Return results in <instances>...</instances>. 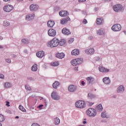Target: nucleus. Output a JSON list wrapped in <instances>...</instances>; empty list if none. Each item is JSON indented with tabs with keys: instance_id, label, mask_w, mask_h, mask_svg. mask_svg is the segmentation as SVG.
Instances as JSON below:
<instances>
[{
	"instance_id": "nucleus-1",
	"label": "nucleus",
	"mask_w": 126,
	"mask_h": 126,
	"mask_svg": "<svg viewBox=\"0 0 126 126\" xmlns=\"http://www.w3.org/2000/svg\"><path fill=\"white\" fill-rule=\"evenodd\" d=\"M87 114L89 116V117H96L97 116V111L95 109L92 108H90L87 111Z\"/></svg>"
},
{
	"instance_id": "nucleus-2",
	"label": "nucleus",
	"mask_w": 126,
	"mask_h": 126,
	"mask_svg": "<svg viewBox=\"0 0 126 126\" xmlns=\"http://www.w3.org/2000/svg\"><path fill=\"white\" fill-rule=\"evenodd\" d=\"M82 63H83V59L82 58H76L71 61V63L73 66L78 65V64H81Z\"/></svg>"
},
{
	"instance_id": "nucleus-3",
	"label": "nucleus",
	"mask_w": 126,
	"mask_h": 126,
	"mask_svg": "<svg viewBox=\"0 0 126 126\" xmlns=\"http://www.w3.org/2000/svg\"><path fill=\"white\" fill-rule=\"evenodd\" d=\"M75 106L76 108H78L79 109H84L86 107V104L85 103V101L83 100H79L75 103Z\"/></svg>"
},
{
	"instance_id": "nucleus-4",
	"label": "nucleus",
	"mask_w": 126,
	"mask_h": 126,
	"mask_svg": "<svg viewBox=\"0 0 126 126\" xmlns=\"http://www.w3.org/2000/svg\"><path fill=\"white\" fill-rule=\"evenodd\" d=\"M49 45L51 48H55L59 46V39L57 38H53L49 42Z\"/></svg>"
},
{
	"instance_id": "nucleus-5",
	"label": "nucleus",
	"mask_w": 126,
	"mask_h": 126,
	"mask_svg": "<svg viewBox=\"0 0 126 126\" xmlns=\"http://www.w3.org/2000/svg\"><path fill=\"white\" fill-rule=\"evenodd\" d=\"M51 98L55 101H59L61 99V96L59 95L57 92H53L51 94Z\"/></svg>"
},
{
	"instance_id": "nucleus-6",
	"label": "nucleus",
	"mask_w": 126,
	"mask_h": 126,
	"mask_svg": "<svg viewBox=\"0 0 126 126\" xmlns=\"http://www.w3.org/2000/svg\"><path fill=\"white\" fill-rule=\"evenodd\" d=\"M86 80L88 85H93L96 82L95 78L91 76L87 77Z\"/></svg>"
},
{
	"instance_id": "nucleus-7",
	"label": "nucleus",
	"mask_w": 126,
	"mask_h": 126,
	"mask_svg": "<svg viewBox=\"0 0 126 126\" xmlns=\"http://www.w3.org/2000/svg\"><path fill=\"white\" fill-rule=\"evenodd\" d=\"M113 10L116 12H119V11H123L124 10V8L122 5L117 4L113 6Z\"/></svg>"
},
{
	"instance_id": "nucleus-8",
	"label": "nucleus",
	"mask_w": 126,
	"mask_h": 126,
	"mask_svg": "<svg viewBox=\"0 0 126 126\" xmlns=\"http://www.w3.org/2000/svg\"><path fill=\"white\" fill-rule=\"evenodd\" d=\"M111 29L113 31H121L122 30V26L120 24H115L112 27Z\"/></svg>"
},
{
	"instance_id": "nucleus-9",
	"label": "nucleus",
	"mask_w": 126,
	"mask_h": 126,
	"mask_svg": "<svg viewBox=\"0 0 126 126\" xmlns=\"http://www.w3.org/2000/svg\"><path fill=\"white\" fill-rule=\"evenodd\" d=\"M13 10V6L11 5H6L3 7V10H4L6 12H10L11 10Z\"/></svg>"
},
{
	"instance_id": "nucleus-10",
	"label": "nucleus",
	"mask_w": 126,
	"mask_h": 126,
	"mask_svg": "<svg viewBox=\"0 0 126 126\" xmlns=\"http://www.w3.org/2000/svg\"><path fill=\"white\" fill-rule=\"evenodd\" d=\"M48 34L51 37H55L57 34V32L53 29H50L48 31Z\"/></svg>"
},
{
	"instance_id": "nucleus-11",
	"label": "nucleus",
	"mask_w": 126,
	"mask_h": 126,
	"mask_svg": "<svg viewBox=\"0 0 126 126\" xmlns=\"http://www.w3.org/2000/svg\"><path fill=\"white\" fill-rule=\"evenodd\" d=\"M35 17V14H28L26 16L25 19L26 21H30L31 20H33L34 19V18Z\"/></svg>"
},
{
	"instance_id": "nucleus-12",
	"label": "nucleus",
	"mask_w": 126,
	"mask_h": 126,
	"mask_svg": "<svg viewBox=\"0 0 126 126\" xmlns=\"http://www.w3.org/2000/svg\"><path fill=\"white\" fill-rule=\"evenodd\" d=\"M77 89V87L73 85H70L68 87V90L69 92H74L76 91Z\"/></svg>"
},
{
	"instance_id": "nucleus-13",
	"label": "nucleus",
	"mask_w": 126,
	"mask_h": 126,
	"mask_svg": "<svg viewBox=\"0 0 126 126\" xmlns=\"http://www.w3.org/2000/svg\"><path fill=\"white\" fill-rule=\"evenodd\" d=\"M85 53L87 55H93L95 53V50L93 48H90L86 50Z\"/></svg>"
},
{
	"instance_id": "nucleus-14",
	"label": "nucleus",
	"mask_w": 126,
	"mask_h": 126,
	"mask_svg": "<svg viewBox=\"0 0 126 126\" xmlns=\"http://www.w3.org/2000/svg\"><path fill=\"white\" fill-rule=\"evenodd\" d=\"M118 93H124L125 92V87L123 85H121L118 87L117 90Z\"/></svg>"
},
{
	"instance_id": "nucleus-15",
	"label": "nucleus",
	"mask_w": 126,
	"mask_h": 126,
	"mask_svg": "<svg viewBox=\"0 0 126 126\" xmlns=\"http://www.w3.org/2000/svg\"><path fill=\"white\" fill-rule=\"evenodd\" d=\"M36 55L38 58H40V59H42V58H43V57L45 56V52H44V51H38V52L36 53Z\"/></svg>"
},
{
	"instance_id": "nucleus-16",
	"label": "nucleus",
	"mask_w": 126,
	"mask_h": 126,
	"mask_svg": "<svg viewBox=\"0 0 126 126\" xmlns=\"http://www.w3.org/2000/svg\"><path fill=\"white\" fill-rule=\"evenodd\" d=\"M59 15L61 17H65V16L68 15V13L67 12V11H61L59 12Z\"/></svg>"
},
{
	"instance_id": "nucleus-17",
	"label": "nucleus",
	"mask_w": 126,
	"mask_h": 126,
	"mask_svg": "<svg viewBox=\"0 0 126 126\" xmlns=\"http://www.w3.org/2000/svg\"><path fill=\"white\" fill-rule=\"evenodd\" d=\"M39 6H38V5H34L32 4L30 6V10H31V11H34L35 10H37Z\"/></svg>"
},
{
	"instance_id": "nucleus-18",
	"label": "nucleus",
	"mask_w": 126,
	"mask_h": 126,
	"mask_svg": "<svg viewBox=\"0 0 126 126\" xmlns=\"http://www.w3.org/2000/svg\"><path fill=\"white\" fill-rule=\"evenodd\" d=\"M98 69L100 72H109L110 71V69H107L103 66H100L98 68Z\"/></svg>"
},
{
	"instance_id": "nucleus-19",
	"label": "nucleus",
	"mask_w": 126,
	"mask_h": 126,
	"mask_svg": "<svg viewBox=\"0 0 126 126\" xmlns=\"http://www.w3.org/2000/svg\"><path fill=\"white\" fill-rule=\"evenodd\" d=\"M68 21H70V18H69V17L63 18L61 21V24H66L67 23Z\"/></svg>"
},
{
	"instance_id": "nucleus-20",
	"label": "nucleus",
	"mask_w": 126,
	"mask_h": 126,
	"mask_svg": "<svg viewBox=\"0 0 126 126\" xmlns=\"http://www.w3.org/2000/svg\"><path fill=\"white\" fill-rule=\"evenodd\" d=\"M62 33L64 34V35H69L71 32L69 30L66 29V28H64L62 30Z\"/></svg>"
},
{
	"instance_id": "nucleus-21",
	"label": "nucleus",
	"mask_w": 126,
	"mask_h": 126,
	"mask_svg": "<svg viewBox=\"0 0 126 126\" xmlns=\"http://www.w3.org/2000/svg\"><path fill=\"white\" fill-rule=\"evenodd\" d=\"M60 85H61L60 82L56 81L52 84V87L54 89H58V87H60Z\"/></svg>"
},
{
	"instance_id": "nucleus-22",
	"label": "nucleus",
	"mask_w": 126,
	"mask_h": 126,
	"mask_svg": "<svg viewBox=\"0 0 126 126\" xmlns=\"http://www.w3.org/2000/svg\"><path fill=\"white\" fill-rule=\"evenodd\" d=\"M103 81L105 84H110L111 83V80L109 77H105L103 78Z\"/></svg>"
},
{
	"instance_id": "nucleus-23",
	"label": "nucleus",
	"mask_w": 126,
	"mask_h": 126,
	"mask_svg": "<svg viewBox=\"0 0 126 126\" xmlns=\"http://www.w3.org/2000/svg\"><path fill=\"white\" fill-rule=\"evenodd\" d=\"M65 56V55L63 53H59L56 54V58H58V59H60V60H62V59H63V58H64Z\"/></svg>"
},
{
	"instance_id": "nucleus-24",
	"label": "nucleus",
	"mask_w": 126,
	"mask_h": 126,
	"mask_svg": "<svg viewBox=\"0 0 126 126\" xmlns=\"http://www.w3.org/2000/svg\"><path fill=\"white\" fill-rule=\"evenodd\" d=\"M3 87L5 89H8L9 88H11L12 85L11 83L9 82H6L4 84Z\"/></svg>"
},
{
	"instance_id": "nucleus-25",
	"label": "nucleus",
	"mask_w": 126,
	"mask_h": 126,
	"mask_svg": "<svg viewBox=\"0 0 126 126\" xmlns=\"http://www.w3.org/2000/svg\"><path fill=\"white\" fill-rule=\"evenodd\" d=\"M54 124L56 126H59L61 124V120L58 117H56L54 119Z\"/></svg>"
},
{
	"instance_id": "nucleus-26",
	"label": "nucleus",
	"mask_w": 126,
	"mask_h": 126,
	"mask_svg": "<svg viewBox=\"0 0 126 126\" xmlns=\"http://www.w3.org/2000/svg\"><path fill=\"white\" fill-rule=\"evenodd\" d=\"M101 118H103V119H109V118H110L109 116L107 115L106 111H104L101 113Z\"/></svg>"
},
{
	"instance_id": "nucleus-27",
	"label": "nucleus",
	"mask_w": 126,
	"mask_h": 126,
	"mask_svg": "<svg viewBox=\"0 0 126 126\" xmlns=\"http://www.w3.org/2000/svg\"><path fill=\"white\" fill-rule=\"evenodd\" d=\"M104 24V19L103 18H97L96 19V24L97 25H101V24Z\"/></svg>"
},
{
	"instance_id": "nucleus-28",
	"label": "nucleus",
	"mask_w": 126,
	"mask_h": 126,
	"mask_svg": "<svg viewBox=\"0 0 126 126\" xmlns=\"http://www.w3.org/2000/svg\"><path fill=\"white\" fill-rule=\"evenodd\" d=\"M54 25H55V22L54 21H49L47 22L48 27H50L51 28H52L54 27Z\"/></svg>"
},
{
	"instance_id": "nucleus-29",
	"label": "nucleus",
	"mask_w": 126,
	"mask_h": 126,
	"mask_svg": "<svg viewBox=\"0 0 126 126\" xmlns=\"http://www.w3.org/2000/svg\"><path fill=\"white\" fill-rule=\"evenodd\" d=\"M71 55L73 56H78L79 55V50L78 49H74L71 52Z\"/></svg>"
},
{
	"instance_id": "nucleus-30",
	"label": "nucleus",
	"mask_w": 126,
	"mask_h": 126,
	"mask_svg": "<svg viewBox=\"0 0 126 126\" xmlns=\"http://www.w3.org/2000/svg\"><path fill=\"white\" fill-rule=\"evenodd\" d=\"M95 109L97 112H102V111H103V106H102V104H98L95 107Z\"/></svg>"
},
{
	"instance_id": "nucleus-31",
	"label": "nucleus",
	"mask_w": 126,
	"mask_h": 126,
	"mask_svg": "<svg viewBox=\"0 0 126 126\" xmlns=\"http://www.w3.org/2000/svg\"><path fill=\"white\" fill-rule=\"evenodd\" d=\"M58 43L60 46H63L65 44V40L63 39H61L60 40H59Z\"/></svg>"
},
{
	"instance_id": "nucleus-32",
	"label": "nucleus",
	"mask_w": 126,
	"mask_h": 126,
	"mask_svg": "<svg viewBox=\"0 0 126 126\" xmlns=\"http://www.w3.org/2000/svg\"><path fill=\"white\" fill-rule=\"evenodd\" d=\"M88 97L90 98V99H94V98H96V95L92 93H89L88 94Z\"/></svg>"
},
{
	"instance_id": "nucleus-33",
	"label": "nucleus",
	"mask_w": 126,
	"mask_h": 126,
	"mask_svg": "<svg viewBox=\"0 0 126 126\" xmlns=\"http://www.w3.org/2000/svg\"><path fill=\"white\" fill-rule=\"evenodd\" d=\"M97 33L98 35H103V34L104 33V30L103 29H100L97 31Z\"/></svg>"
},
{
	"instance_id": "nucleus-34",
	"label": "nucleus",
	"mask_w": 126,
	"mask_h": 126,
	"mask_svg": "<svg viewBox=\"0 0 126 126\" xmlns=\"http://www.w3.org/2000/svg\"><path fill=\"white\" fill-rule=\"evenodd\" d=\"M38 68L37 67V64H34L32 67V71H37Z\"/></svg>"
},
{
	"instance_id": "nucleus-35",
	"label": "nucleus",
	"mask_w": 126,
	"mask_h": 126,
	"mask_svg": "<svg viewBox=\"0 0 126 126\" xmlns=\"http://www.w3.org/2000/svg\"><path fill=\"white\" fill-rule=\"evenodd\" d=\"M3 25L5 27H7L8 26H10V23H9V22L7 21H3Z\"/></svg>"
},
{
	"instance_id": "nucleus-36",
	"label": "nucleus",
	"mask_w": 126,
	"mask_h": 126,
	"mask_svg": "<svg viewBox=\"0 0 126 126\" xmlns=\"http://www.w3.org/2000/svg\"><path fill=\"white\" fill-rule=\"evenodd\" d=\"M22 43H23V44H29V40H28L26 38H24V39H22Z\"/></svg>"
},
{
	"instance_id": "nucleus-37",
	"label": "nucleus",
	"mask_w": 126,
	"mask_h": 126,
	"mask_svg": "<svg viewBox=\"0 0 126 126\" xmlns=\"http://www.w3.org/2000/svg\"><path fill=\"white\" fill-rule=\"evenodd\" d=\"M19 109L22 112H26V110L25 109V108H24V107H23V106H22V105H19Z\"/></svg>"
},
{
	"instance_id": "nucleus-38",
	"label": "nucleus",
	"mask_w": 126,
	"mask_h": 126,
	"mask_svg": "<svg viewBox=\"0 0 126 126\" xmlns=\"http://www.w3.org/2000/svg\"><path fill=\"white\" fill-rule=\"evenodd\" d=\"M4 117H3V115L0 114V123L4 122Z\"/></svg>"
},
{
	"instance_id": "nucleus-39",
	"label": "nucleus",
	"mask_w": 126,
	"mask_h": 126,
	"mask_svg": "<svg viewBox=\"0 0 126 126\" xmlns=\"http://www.w3.org/2000/svg\"><path fill=\"white\" fill-rule=\"evenodd\" d=\"M25 87L26 90H27L28 91H31V87H30L27 85H26L25 86Z\"/></svg>"
},
{
	"instance_id": "nucleus-40",
	"label": "nucleus",
	"mask_w": 126,
	"mask_h": 126,
	"mask_svg": "<svg viewBox=\"0 0 126 126\" xmlns=\"http://www.w3.org/2000/svg\"><path fill=\"white\" fill-rule=\"evenodd\" d=\"M27 79L29 80V81H34L35 79L33 77H28Z\"/></svg>"
},
{
	"instance_id": "nucleus-41",
	"label": "nucleus",
	"mask_w": 126,
	"mask_h": 126,
	"mask_svg": "<svg viewBox=\"0 0 126 126\" xmlns=\"http://www.w3.org/2000/svg\"><path fill=\"white\" fill-rule=\"evenodd\" d=\"M51 64H52V66H58V65H59V64H60L59 63V62H56L52 63Z\"/></svg>"
},
{
	"instance_id": "nucleus-42",
	"label": "nucleus",
	"mask_w": 126,
	"mask_h": 126,
	"mask_svg": "<svg viewBox=\"0 0 126 126\" xmlns=\"http://www.w3.org/2000/svg\"><path fill=\"white\" fill-rule=\"evenodd\" d=\"M43 107H44V105L40 104L38 106H37V109H39V110H42V109H43Z\"/></svg>"
},
{
	"instance_id": "nucleus-43",
	"label": "nucleus",
	"mask_w": 126,
	"mask_h": 126,
	"mask_svg": "<svg viewBox=\"0 0 126 126\" xmlns=\"http://www.w3.org/2000/svg\"><path fill=\"white\" fill-rule=\"evenodd\" d=\"M74 41V39L73 38H71L68 40V43H69V44H71V43H73Z\"/></svg>"
},
{
	"instance_id": "nucleus-44",
	"label": "nucleus",
	"mask_w": 126,
	"mask_h": 126,
	"mask_svg": "<svg viewBox=\"0 0 126 126\" xmlns=\"http://www.w3.org/2000/svg\"><path fill=\"white\" fill-rule=\"evenodd\" d=\"M5 62L6 63H11V60L10 59H5Z\"/></svg>"
},
{
	"instance_id": "nucleus-45",
	"label": "nucleus",
	"mask_w": 126,
	"mask_h": 126,
	"mask_svg": "<svg viewBox=\"0 0 126 126\" xmlns=\"http://www.w3.org/2000/svg\"><path fill=\"white\" fill-rule=\"evenodd\" d=\"M88 105L90 106H93V105H94V102H91L88 101Z\"/></svg>"
},
{
	"instance_id": "nucleus-46",
	"label": "nucleus",
	"mask_w": 126,
	"mask_h": 126,
	"mask_svg": "<svg viewBox=\"0 0 126 126\" xmlns=\"http://www.w3.org/2000/svg\"><path fill=\"white\" fill-rule=\"evenodd\" d=\"M9 104H10L9 101H6V106H7V107H9L10 106Z\"/></svg>"
},
{
	"instance_id": "nucleus-47",
	"label": "nucleus",
	"mask_w": 126,
	"mask_h": 126,
	"mask_svg": "<svg viewBox=\"0 0 126 126\" xmlns=\"http://www.w3.org/2000/svg\"><path fill=\"white\" fill-rule=\"evenodd\" d=\"M0 78H2V79H3V78H4V75L0 74Z\"/></svg>"
},
{
	"instance_id": "nucleus-48",
	"label": "nucleus",
	"mask_w": 126,
	"mask_h": 126,
	"mask_svg": "<svg viewBox=\"0 0 126 126\" xmlns=\"http://www.w3.org/2000/svg\"><path fill=\"white\" fill-rule=\"evenodd\" d=\"M83 23L84 24H86V23H87V20H86V19H84L83 21Z\"/></svg>"
},
{
	"instance_id": "nucleus-49",
	"label": "nucleus",
	"mask_w": 126,
	"mask_h": 126,
	"mask_svg": "<svg viewBox=\"0 0 126 126\" xmlns=\"http://www.w3.org/2000/svg\"><path fill=\"white\" fill-rule=\"evenodd\" d=\"M96 61H100L101 60V58L99 57H96L95 58Z\"/></svg>"
},
{
	"instance_id": "nucleus-50",
	"label": "nucleus",
	"mask_w": 126,
	"mask_h": 126,
	"mask_svg": "<svg viewBox=\"0 0 126 126\" xmlns=\"http://www.w3.org/2000/svg\"><path fill=\"white\" fill-rule=\"evenodd\" d=\"M79 2H84V1H86V0H78Z\"/></svg>"
},
{
	"instance_id": "nucleus-51",
	"label": "nucleus",
	"mask_w": 126,
	"mask_h": 126,
	"mask_svg": "<svg viewBox=\"0 0 126 126\" xmlns=\"http://www.w3.org/2000/svg\"><path fill=\"white\" fill-rule=\"evenodd\" d=\"M74 70H76V71H78V67H75L74 68Z\"/></svg>"
},
{
	"instance_id": "nucleus-52",
	"label": "nucleus",
	"mask_w": 126,
	"mask_h": 126,
	"mask_svg": "<svg viewBox=\"0 0 126 126\" xmlns=\"http://www.w3.org/2000/svg\"><path fill=\"white\" fill-rule=\"evenodd\" d=\"M81 84H82V85H84V84H85V83L84 82V81H81Z\"/></svg>"
},
{
	"instance_id": "nucleus-53",
	"label": "nucleus",
	"mask_w": 126,
	"mask_h": 126,
	"mask_svg": "<svg viewBox=\"0 0 126 126\" xmlns=\"http://www.w3.org/2000/svg\"><path fill=\"white\" fill-rule=\"evenodd\" d=\"M101 123H107V121L102 120V121H101Z\"/></svg>"
},
{
	"instance_id": "nucleus-54",
	"label": "nucleus",
	"mask_w": 126,
	"mask_h": 126,
	"mask_svg": "<svg viewBox=\"0 0 126 126\" xmlns=\"http://www.w3.org/2000/svg\"><path fill=\"white\" fill-rule=\"evenodd\" d=\"M6 112H7V113H9V114H11L10 110H7Z\"/></svg>"
},
{
	"instance_id": "nucleus-55",
	"label": "nucleus",
	"mask_w": 126,
	"mask_h": 126,
	"mask_svg": "<svg viewBox=\"0 0 126 126\" xmlns=\"http://www.w3.org/2000/svg\"><path fill=\"white\" fill-rule=\"evenodd\" d=\"M83 124L84 125H86V124H87L86 121H83Z\"/></svg>"
},
{
	"instance_id": "nucleus-56",
	"label": "nucleus",
	"mask_w": 126,
	"mask_h": 126,
	"mask_svg": "<svg viewBox=\"0 0 126 126\" xmlns=\"http://www.w3.org/2000/svg\"><path fill=\"white\" fill-rule=\"evenodd\" d=\"M104 1H111L112 0H103Z\"/></svg>"
},
{
	"instance_id": "nucleus-57",
	"label": "nucleus",
	"mask_w": 126,
	"mask_h": 126,
	"mask_svg": "<svg viewBox=\"0 0 126 126\" xmlns=\"http://www.w3.org/2000/svg\"><path fill=\"white\" fill-rule=\"evenodd\" d=\"M13 58L14 59H15V58H16V55H13Z\"/></svg>"
},
{
	"instance_id": "nucleus-58",
	"label": "nucleus",
	"mask_w": 126,
	"mask_h": 126,
	"mask_svg": "<svg viewBox=\"0 0 126 126\" xmlns=\"http://www.w3.org/2000/svg\"><path fill=\"white\" fill-rule=\"evenodd\" d=\"M0 49H3V47H2L1 45H0Z\"/></svg>"
},
{
	"instance_id": "nucleus-59",
	"label": "nucleus",
	"mask_w": 126,
	"mask_h": 126,
	"mask_svg": "<svg viewBox=\"0 0 126 126\" xmlns=\"http://www.w3.org/2000/svg\"><path fill=\"white\" fill-rule=\"evenodd\" d=\"M2 39H3V37L0 36V40H2Z\"/></svg>"
},
{
	"instance_id": "nucleus-60",
	"label": "nucleus",
	"mask_w": 126,
	"mask_h": 126,
	"mask_svg": "<svg viewBox=\"0 0 126 126\" xmlns=\"http://www.w3.org/2000/svg\"><path fill=\"white\" fill-rule=\"evenodd\" d=\"M4 0V1H9V0Z\"/></svg>"
},
{
	"instance_id": "nucleus-61",
	"label": "nucleus",
	"mask_w": 126,
	"mask_h": 126,
	"mask_svg": "<svg viewBox=\"0 0 126 126\" xmlns=\"http://www.w3.org/2000/svg\"><path fill=\"white\" fill-rule=\"evenodd\" d=\"M15 119H19V116H16V117H15Z\"/></svg>"
},
{
	"instance_id": "nucleus-62",
	"label": "nucleus",
	"mask_w": 126,
	"mask_h": 126,
	"mask_svg": "<svg viewBox=\"0 0 126 126\" xmlns=\"http://www.w3.org/2000/svg\"><path fill=\"white\" fill-rule=\"evenodd\" d=\"M18 1H23V0H17Z\"/></svg>"
},
{
	"instance_id": "nucleus-63",
	"label": "nucleus",
	"mask_w": 126,
	"mask_h": 126,
	"mask_svg": "<svg viewBox=\"0 0 126 126\" xmlns=\"http://www.w3.org/2000/svg\"><path fill=\"white\" fill-rule=\"evenodd\" d=\"M24 53H27V50H24Z\"/></svg>"
},
{
	"instance_id": "nucleus-64",
	"label": "nucleus",
	"mask_w": 126,
	"mask_h": 126,
	"mask_svg": "<svg viewBox=\"0 0 126 126\" xmlns=\"http://www.w3.org/2000/svg\"><path fill=\"white\" fill-rule=\"evenodd\" d=\"M82 12H83V14H85V13H86V12H84V11H82Z\"/></svg>"
}]
</instances>
